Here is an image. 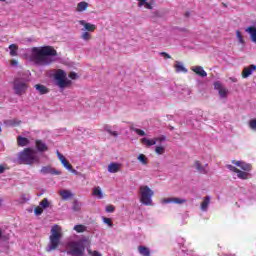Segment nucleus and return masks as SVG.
I'll return each instance as SVG.
<instances>
[{"label": "nucleus", "mask_w": 256, "mask_h": 256, "mask_svg": "<svg viewBox=\"0 0 256 256\" xmlns=\"http://www.w3.org/2000/svg\"><path fill=\"white\" fill-rule=\"evenodd\" d=\"M30 59L35 65L47 67V65L57 61V50L53 46L33 47Z\"/></svg>", "instance_id": "obj_1"}, {"label": "nucleus", "mask_w": 256, "mask_h": 256, "mask_svg": "<svg viewBox=\"0 0 256 256\" xmlns=\"http://www.w3.org/2000/svg\"><path fill=\"white\" fill-rule=\"evenodd\" d=\"M63 239V228L61 226L55 224L50 229L49 243L46 247L47 253H51V251H55V249L59 248L61 245V240Z\"/></svg>", "instance_id": "obj_2"}, {"label": "nucleus", "mask_w": 256, "mask_h": 256, "mask_svg": "<svg viewBox=\"0 0 256 256\" xmlns=\"http://www.w3.org/2000/svg\"><path fill=\"white\" fill-rule=\"evenodd\" d=\"M87 238H82L80 240L71 241L67 245V255L70 256H85V243H87Z\"/></svg>", "instance_id": "obj_3"}, {"label": "nucleus", "mask_w": 256, "mask_h": 256, "mask_svg": "<svg viewBox=\"0 0 256 256\" xmlns=\"http://www.w3.org/2000/svg\"><path fill=\"white\" fill-rule=\"evenodd\" d=\"M18 163L20 165H33V163H39V157L32 148H25L18 153Z\"/></svg>", "instance_id": "obj_4"}, {"label": "nucleus", "mask_w": 256, "mask_h": 256, "mask_svg": "<svg viewBox=\"0 0 256 256\" xmlns=\"http://www.w3.org/2000/svg\"><path fill=\"white\" fill-rule=\"evenodd\" d=\"M138 195L140 198V203H142V205H153V195H155V192H153V190L149 188V186L141 185L139 187Z\"/></svg>", "instance_id": "obj_5"}, {"label": "nucleus", "mask_w": 256, "mask_h": 256, "mask_svg": "<svg viewBox=\"0 0 256 256\" xmlns=\"http://www.w3.org/2000/svg\"><path fill=\"white\" fill-rule=\"evenodd\" d=\"M54 79L56 81V85L60 89H65V87H69V85H71V80L67 79V72L62 69L56 70Z\"/></svg>", "instance_id": "obj_6"}, {"label": "nucleus", "mask_w": 256, "mask_h": 256, "mask_svg": "<svg viewBox=\"0 0 256 256\" xmlns=\"http://www.w3.org/2000/svg\"><path fill=\"white\" fill-rule=\"evenodd\" d=\"M27 81L22 78H16L14 80V91L16 95H25L27 93Z\"/></svg>", "instance_id": "obj_7"}, {"label": "nucleus", "mask_w": 256, "mask_h": 256, "mask_svg": "<svg viewBox=\"0 0 256 256\" xmlns=\"http://www.w3.org/2000/svg\"><path fill=\"white\" fill-rule=\"evenodd\" d=\"M40 173L42 175H61V172L58 170H55V168L51 166H44L41 168Z\"/></svg>", "instance_id": "obj_8"}, {"label": "nucleus", "mask_w": 256, "mask_h": 256, "mask_svg": "<svg viewBox=\"0 0 256 256\" xmlns=\"http://www.w3.org/2000/svg\"><path fill=\"white\" fill-rule=\"evenodd\" d=\"M214 89H216L220 95V97L223 99L227 97L228 91L223 87V84L221 82L217 81L214 83Z\"/></svg>", "instance_id": "obj_9"}, {"label": "nucleus", "mask_w": 256, "mask_h": 256, "mask_svg": "<svg viewBox=\"0 0 256 256\" xmlns=\"http://www.w3.org/2000/svg\"><path fill=\"white\" fill-rule=\"evenodd\" d=\"M253 71H256V65L251 64L248 67H245L242 71V77L243 79H247V77H251L253 75Z\"/></svg>", "instance_id": "obj_10"}, {"label": "nucleus", "mask_w": 256, "mask_h": 256, "mask_svg": "<svg viewBox=\"0 0 256 256\" xmlns=\"http://www.w3.org/2000/svg\"><path fill=\"white\" fill-rule=\"evenodd\" d=\"M36 149L39 153H45V151H49V146L43 140H36L35 141Z\"/></svg>", "instance_id": "obj_11"}, {"label": "nucleus", "mask_w": 256, "mask_h": 256, "mask_svg": "<svg viewBox=\"0 0 256 256\" xmlns=\"http://www.w3.org/2000/svg\"><path fill=\"white\" fill-rule=\"evenodd\" d=\"M233 165H236V167H240L243 171H246L249 173L251 171V164L245 163L243 161H232Z\"/></svg>", "instance_id": "obj_12"}, {"label": "nucleus", "mask_w": 256, "mask_h": 256, "mask_svg": "<svg viewBox=\"0 0 256 256\" xmlns=\"http://www.w3.org/2000/svg\"><path fill=\"white\" fill-rule=\"evenodd\" d=\"M79 25H82L84 28L82 31H90L93 32L96 29L95 24L87 23L85 20H80Z\"/></svg>", "instance_id": "obj_13"}, {"label": "nucleus", "mask_w": 256, "mask_h": 256, "mask_svg": "<svg viewBox=\"0 0 256 256\" xmlns=\"http://www.w3.org/2000/svg\"><path fill=\"white\" fill-rule=\"evenodd\" d=\"M194 168L196 171H198V173H201L202 175H207V173H209V170L203 167V164H201L199 160L194 162Z\"/></svg>", "instance_id": "obj_14"}, {"label": "nucleus", "mask_w": 256, "mask_h": 256, "mask_svg": "<svg viewBox=\"0 0 256 256\" xmlns=\"http://www.w3.org/2000/svg\"><path fill=\"white\" fill-rule=\"evenodd\" d=\"M119 171H121V164L111 162L108 165V173H119Z\"/></svg>", "instance_id": "obj_15"}, {"label": "nucleus", "mask_w": 256, "mask_h": 256, "mask_svg": "<svg viewBox=\"0 0 256 256\" xmlns=\"http://www.w3.org/2000/svg\"><path fill=\"white\" fill-rule=\"evenodd\" d=\"M191 71L199 75V77H207V72L203 69L202 66H193L191 67Z\"/></svg>", "instance_id": "obj_16"}, {"label": "nucleus", "mask_w": 256, "mask_h": 256, "mask_svg": "<svg viewBox=\"0 0 256 256\" xmlns=\"http://www.w3.org/2000/svg\"><path fill=\"white\" fill-rule=\"evenodd\" d=\"M246 33H249L250 39L252 43L256 44V27L255 26H249L245 29Z\"/></svg>", "instance_id": "obj_17"}, {"label": "nucleus", "mask_w": 256, "mask_h": 256, "mask_svg": "<svg viewBox=\"0 0 256 256\" xmlns=\"http://www.w3.org/2000/svg\"><path fill=\"white\" fill-rule=\"evenodd\" d=\"M211 203V196H206L204 197L201 205H200V209L201 211L207 212L209 209V204Z\"/></svg>", "instance_id": "obj_18"}, {"label": "nucleus", "mask_w": 256, "mask_h": 256, "mask_svg": "<svg viewBox=\"0 0 256 256\" xmlns=\"http://www.w3.org/2000/svg\"><path fill=\"white\" fill-rule=\"evenodd\" d=\"M35 89L40 95H47L49 93V88L43 84H36Z\"/></svg>", "instance_id": "obj_19"}, {"label": "nucleus", "mask_w": 256, "mask_h": 256, "mask_svg": "<svg viewBox=\"0 0 256 256\" xmlns=\"http://www.w3.org/2000/svg\"><path fill=\"white\" fill-rule=\"evenodd\" d=\"M141 143L142 145H145V147H153V145H157V140H155V138H142Z\"/></svg>", "instance_id": "obj_20"}, {"label": "nucleus", "mask_w": 256, "mask_h": 256, "mask_svg": "<svg viewBox=\"0 0 256 256\" xmlns=\"http://www.w3.org/2000/svg\"><path fill=\"white\" fill-rule=\"evenodd\" d=\"M175 69H176V73H187V68H185V66H183V63L176 61V64L174 65Z\"/></svg>", "instance_id": "obj_21"}, {"label": "nucleus", "mask_w": 256, "mask_h": 256, "mask_svg": "<svg viewBox=\"0 0 256 256\" xmlns=\"http://www.w3.org/2000/svg\"><path fill=\"white\" fill-rule=\"evenodd\" d=\"M92 195L94 197H97V199H103V190H101V187H99V186L94 187V189L92 191Z\"/></svg>", "instance_id": "obj_22"}, {"label": "nucleus", "mask_w": 256, "mask_h": 256, "mask_svg": "<svg viewBox=\"0 0 256 256\" xmlns=\"http://www.w3.org/2000/svg\"><path fill=\"white\" fill-rule=\"evenodd\" d=\"M17 143L19 147H27V145H29V139L22 136H18Z\"/></svg>", "instance_id": "obj_23"}, {"label": "nucleus", "mask_w": 256, "mask_h": 256, "mask_svg": "<svg viewBox=\"0 0 256 256\" xmlns=\"http://www.w3.org/2000/svg\"><path fill=\"white\" fill-rule=\"evenodd\" d=\"M138 252L142 255V256H151V250H149V248L145 247V246H139L138 247Z\"/></svg>", "instance_id": "obj_24"}, {"label": "nucleus", "mask_w": 256, "mask_h": 256, "mask_svg": "<svg viewBox=\"0 0 256 256\" xmlns=\"http://www.w3.org/2000/svg\"><path fill=\"white\" fill-rule=\"evenodd\" d=\"M87 7H89V3L87 2H80L77 5V11L82 13V11H87Z\"/></svg>", "instance_id": "obj_25"}, {"label": "nucleus", "mask_w": 256, "mask_h": 256, "mask_svg": "<svg viewBox=\"0 0 256 256\" xmlns=\"http://www.w3.org/2000/svg\"><path fill=\"white\" fill-rule=\"evenodd\" d=\"M237 177L238 179H249V172H246V171H241V170H237Z\"/></svg>", "instance_id": "obj_26"}, {"label": "nucleus", "mask_w": 256, "mask_h": 256, "mask_svg": "<svg viewBox=\"0 0 256 256\" xmlns=\"http://www.w3.org/2000/svg\"><path fill=\"white\" fill-rule=\"evenodd\" d=\"M60 196L64 201H67V199H70V197H73V194L68 190H62L60 191Z\"/></svg>", "instance_id": "obj_27"}, {"label": "nucleus", "mask_w": 256, "mask_h": 256, "mask_svg": "<svg viewBox=\"0 0 256 256\" xmlns=\"http://www.w3.org/2000/svg\"><path fill=\"white\" fill-rule=\"evenodd\" d=\"M104 131H106V133H109V135H112V137H119V133L117 131L111 130V126L109 125L104 126Z\"/></svg>", "instance_id": "obj_28"}, {"label": "nucleus", "mask_w": 256, "mask_h": 256, "mask_svg": "<svg viewBox=\"0 0 256 256\" xmlns=\"http://www.w3.org/2000/svg\"><path fill=\"white\" fill-rule=\"evenodd\" d=\"M4 124L7 125L8 127H17V125L21 124V121L17 120H6L4 121Z\"/></svg>", "instance_id": "obj_29"}, {"label": "nucleus", "mask_w": 256, "mask_h": 256, "mask_svg": "<svg viewBox=\"0 0 256 256\" xmlns=\"http://www.w3.org/2000/svg\"><path fill=\"white\" fill-rule=\"evenodd\" d=\"M39 206H40L42 209H49V207L51 206V203H49V199L44 198V199L39 203Z\"/></svg>", "instance_id": "obj_30"}, {"label": "nucleus", "mask_w": 256, "mask_h": 256, "mask_svg": "<svg viewBox=\"0 0 256 256\" xmlns=\"http://www.w3.org/2000/svg\"><path fill=\"white\" fill-rule=\"evenodd\" d=\"M82 204L78 200H74L72 204V210L75 212L81 211Z\"/></svg>", "instance_id": "obj_31"}, {"label": "nucleus", "mask_w": 256, "mask_h": 256, "mask_svg": "<svg viewBox=\"0 0 256 256\" xmlns=\"http://www.w3.org/2000/svg\"><path fill=\"white\" fill-rule=\"evenodd\" d=\"M9 49H10V55L11 57H16L17 55V49H19V47H17V44H11L9 46Z\"/></svg>", "instance_id": "obj_32"}, {"label": "nucleus", "mask_w": 256, "mask_h": 256, "mask_svg": "<svg viewBox=\"0 0 256 256\" xmlns=\"http://www.w3.org/2000/svg\"><path fill=\"white\" fill-rule=\"evenodd\" d=\"M172 203H175L176 205H183L184 203H187V199L172 197Z\"/></svg>", "instance_id": "obj_33"}, {"label": "nucleus", "mask_w": 256, "mask_h": 256, "mask_svg": "<svg viewBox=\"0 0 256 256\" xmlns=\"http://www.w3.org/2000/svg\"><path fill=\"white\" fill-rule=\"evenodd\" d=\"M74 231H76L77 233H85V231H87V227L85 225H75L74 226Z\"/></svg>", "instance_id": "obj_34"}, {"label": "nucleus", "mask_w": 256, "mask_h": 256, "mask_svg": "<svg viewBox=\"0 0 256 256\" xmlns=\"http://www.w3.org/2000/svg\"><path fill=\"white\" fill-rule=\"evenodd\" d=\"M236 38L240 45H245V40L243 39V35L241 34V31L237 30L236 31Z\"/></svg>", "instance_id": "obj_35"}, {"label": "nucleus", "mask_w": 256, "mask_h": 256, "mask_svg": "<svg viewBox=\"0 0 256 256\" xmlns=\"http://www.w3.org/2000/svg\"><path fill=\"white\" fill-rule=\"evenodd\" d=\"M138 161L142 164V165H147L149 162H148V159H147V156H145L144 154H140L138 156Z\"/></svg>", "instance_id": "obj_36"}, {"label": "nucleus", "mask_w": 256, "mask_h": 256, "mask_svg": "<svg viewBox=\"0 0 256 256\" xmlns=\"http://www.w3.org/2000/svg\"><path fill=\"white\" fill-rule=\"evenodd\" d=\"M155 153H156V155H163V153H165V147L156 146Z\"/></svg>", "instance_id": "obj_37"}, {"label": "nucleus", "mask_w": 256, "mask_h": 256, "mask_svg": "<svg viewBox=\"0 0 256 256\" xmlns=\"http://www.w3.org/2000/svg\"><path fill=\"white\" fill-rule=\"evenodd\" d=\"M131 130L134 131V133H137V135H140V137H145V135H147L145 131L138 128H131Z\"/></svg>", "instance_id": "obj_38"}, {"label": "nucleus", "mask_w": 256, "mask_h": 256, "mask_svg": "<svg viewBox=\"0 0 256 256\" xmlns=\"http://www.w3.org/2000/svg\"><path fill=\"white\" fill-rule=\"evenodd\" d=\"M63 167H65V169H67V171H71L72 169V166L71 164L69 163V161H67V159H65L64 161L61 162Z\"/></svg>", "instance_id": "obj_39"}, {"label": "nucleus", "mask_w": 256, "mask_h": 256, "mask_svg": "<svg viewBox=\"0 0 256 256\" xmlns=\"http://www.w3.org/2000/svg\"><path fill=\"white\" fill-rule=\"evenodd\" d=\"M81 39H83L84 41H89L91 39V34H89V32H84L81 35Z\"/></svg>", "instance_id": "obj_40"}, {"label": "nucleus", "mask_w": 256, "mask_h": 256, "mask_svg": "<svg viewBox=\"0 0 256 256\" xmlns=\"http://www.w3.org/2000/svg\"><path fill=\"white\" fill-rule=\"evenodd\" d=\"M34 213L37 217H39V215H43V208H41V206H38L34 209Z\"/></svg>", "instance_id": "obj_41"}, {"label": "nucleus", "mask_w": 256, "mask_h": 256, "mask_svg": "<svg viewBox=\"0 0 256 256\" xmlns=\"http://www.w3.org/2000/svg\"><path fill=\"white\" fill-rule=\"evenodd\" d=\"M154 139H155L156 143H157V141H158L159 143H164V141H167V136L162 135V136L156 137V138H154Z\"/></svg>", "instance_id": "obj_42"}, {"label": "nucleus", "mask_w": 256, "mask_h": 256, "mask_svg": "<svg viewBox=\"0 0 256 256\" xmlns=\"http://www.w3.org/2000/svg\"><path fill=\"white\" fill-rule=\"evenodd\" d=\"M68 77L72 80H77L79 79V74H77L76 72H70Z\"/></svg>", "instance_id": "obj_43"}, {"label": "nucleus", "mask_w": 256, "mask_h": 256, "mask_svg": "<svg viewBox=\"0 0 256 256\" xmlns=\"http://www.w3.org/2000/svg\"><path fill=\"white\" fill-rule=\"evenodd\" d=\"M249 127L252 131H256V119L250 120Z\"/></svg>", "instance_id": "obj_44"}, {"label": "nucleus", "mask_w": 256, "mask_h": 256, "mask_svg": "<svg viewBox=\"0 0 256 256\" xmlns=\"http://www.w3.org/2000/svg\"><path fill=\"white\" fill-rule=\"evenodd\" d=\"M103 223H105L106 225H108L109 227H113V222L111 221L110 218H105L103 217Z\"/></svg>", "instance_id": "obj_45"}, {"label": "nucleus", "mask_w": 256, "mask_h": 256, "mask_svg": "<svg viewBox=\"0 0 256 256\" xmlns=\"http://www.w3.org/2000/svg\"><path fill=\"white\" fill-rule=\"evenodd\" d=\"M153 5H155V0H150V2H146V9H153Z\"/></svg>", "instance_id": "obj_46"}, {"label": "nucleus", "mask_w": 256, "mask_h": 256, "mask_svg": "<svg viewBox=\"0 0 256 256\" xmlns=\"http://www.w3.org/2000/svg\"><path fill=\"white\" fill-rule=\"evenodd\" d=\"M227 169H229V171H232L233 173H237V171L239 170L238 168H236L235 166L228 164L226 165Z\"/></svg>", "instance_id": "obj_47"}, {"label": "nucleus", "mask_w": 256, "mask_h": 256, "mask_svg": "<svg viewBox=\"0 0 256 256\" xmlns=\"http://www.w3.org/2000/svg\"><path fill=\"white\" fill-rule=\"evenodd\" d=\"M115 211V206L108 205L106 206V213H113Z\"/></svg>", "instance_id": "obj_48"}, {"label": "nucleus", "mask_w": 256, "mask_h": 256, "mask_svg": "<svg viewBox=\"0 0 256 256\" xmlns=\"http://www.w3.org/2000/svg\"><path fill=\"white\" fill-rule=\"evenodd\" d=\"M56 155L61 163H62V161L65 160V156H63V154H61V152H59V150L56 151Z\"/></svg>", "instance_id": "obj_49"}, {"label": "nucleus", "mask_w": 256, "mask_h": 256, "mask_svg": "<svg viewBox=\"0 0 256 256\" xmlns=\"http://www.w3.org/2000/svg\"><path fill=\"white\" fill-rule=\"evenodd\" d=\"M161 203H163L164 205L167 203H173V198H164L162 199Z\"/></svg>", "instance_id": "obj_50"}, {"label": "nucleus", "mask_w": 256, "mask_h": 256, "mask_svg": "<svg viewBox=\"0 0 256 256\" xmlns=\"http://www.w3.org/2000/svg\"><path fill=\"white\" fill-rule=\"evenodd\" d=\"M160 55H161L162 57H164V59H171V55H169V54L166 53V52H161Z\"/></svg>", "instance_id": "obj_51"}, {"label": "nucleus", "mask_w": 256, "mask_h": 256, "mask_svg": "<svg viewBox=\"0 0 256 256\" xmlns=\"http://www.w3.org/2000/svg\"><path fill=\"white\" fill-rule=\"evenodd\" d=\"M137 1H139L138 7H143V5L147 4V0H137Z\"/></svg>", "instance_id": "obj_52"}, {"label": "nucleus", "mask_w": 256, "mask_h": 256, "mask_svg": "<svg viewBox=\"0 0 256 256\" xmlns=\"http://www.w3.org/2000/svg\"><path fill=\"white\" fill-rule=\"evenodd\" d=\"M6 169L3 165H0V174L5 173Z\"/></svg>", "instance_id": "obj_53"}, {"label": "nucleus", "mask_w": 256, "mask_h": 256, "mask_svg": "<svg viewBox=\"0 0 256 256\" xmlns=\"http://www.w3.org/2000/svg\"><path fill=\"white\" fill-rule=\"evenodd\" d=\"M69 171H71V173H74V175H77V170L71 168V170H69Z\"/></svg>", "instance_id": "obj_54"}, {"label": "nucleus", "mask_w": 256, "mask_h": 256, "mask_svg": "<svg viewBox=\"0 0 256 256\" xmlns=\"http://www.w3.org/2000/svg\"><path fill=\"white\" fill-rule=\"evenodd\" d=\"M0 239H3V230L0 228Z\"/></svg>", "instance_id": "obj_55"}, {"label": "nucleus", "mask_w": 256, "mask_h": 256, "mask_svg": "<svg viewBox=\"0 0 256 256\" xmlns=\"http://www.w3.org/2000/svg\"><path fill=\"white\" fill-rule=\"evenodd\" d=\"M203 167H205V169L209 170V164H205V165H203Z\"/></svg>", "instance_id": "obj_56"}, {"label": "nucleus", "mask_w": 256, "mask_h": 256, "mask_svg": "<svg viewBox=\"0 0 256 256\" xmlns=\"http://www.w3.org/2000/svg\"><path fill=\"white\" fill-rule=\"evenodd\" d=\"M12 65H17V61L13 60Z\"/></svg>", "instance_id": "obj_57"}, {"label": "nucleus", "mask_w": 256, "mask_h": 256, "mask_svg": "<svg viewBox=\"0 0 256 256\" xmlns=\"http://www.w3.org/2000/svg\"><path fill=\"white\" fill-rule=\"evenodd\" d=\"M2 204H3V199L0 198V207H1Z\"/></svg>", "instance_id": "obj_58"}, {"label": "nucleus", "mask_w": 256, "mask_h": 256, "mask_svg": "<svg viewBox=\"0 0 256 256\" xmlns=\"http://www.w3.org/2000/svg\"><path fill=\"white\" fill-rule=\"evenodd\" d=\"M1 2H5V1H7V0H0Z\"/></svg>", "instance_id": "obj_59"}, {"label": "nucleus", "mask_w": 256, "mask_h": 256, "mask_svg": "<svg viewBox=\"0 0 256 256\" xmlns=\"http://www.w3.org/2000/svg\"><path fill=\"white\" fill-rule=\"evenodd\" d=\"M186 16H189V13H186Z\"/></svg>", "instance_id": "obj_60"}]
</instances>
